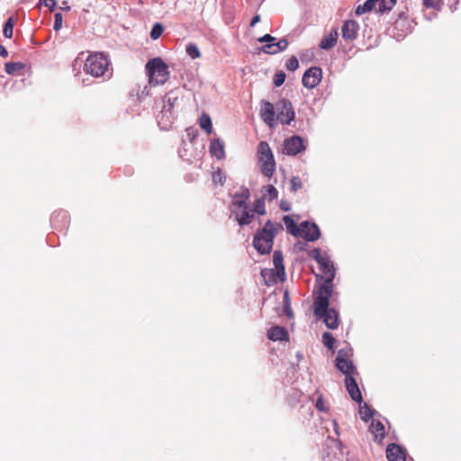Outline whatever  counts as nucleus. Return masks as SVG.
<instances>
[{"label":"nucleus","mask_w":461,"mask_h":461,"mask_svg":"<svg viewBox=\"0 0 461 461\" xmlns=\"http://www.w3.org/2000/svg\"><path fill=\"white\" fill-rule=\"evenodd\" d=\"M332 293H330L328 286L319 288L317 296L313 303L314 314L318 319H321L327 328L330 330L337 329L339 324V312L330 308V298Z\"/></svg>","instance_id":"f257e3e1"},{"label":"nucleus","mask_w":461,"mask_h":461,"mask_svg":"<svg viewBox=\"0 0 461 461\" xmlns=\"http://www.w3.org/2000/svg\"><path fill=\"white\" fill-rule=\"evenodd\" d=\"M282 230L280 223L267 221L263 229L254 236V248L262 255L270 253L274 238Z\"/></svg>","instance_id":"f03ea898"},{"label":"nucleus","mask_w":461,"mask_h":461,"mask_svg":"<svg viewBox=\"0 0 461 461\" xmlns=\"http://www.w3.org/2000/svg\"><path fill=\"white\" fill-rule=\"evenodd\" d=\"M312 257L318 262L321 274L316 275L317 278L323 280V284L319 288L328 286L332 293V281L335 277V268L332 262L326 254H322L319 249L312 251Z\"/></svg>","instance_id":"7ed1b4c3"},{"label":"nucleus","mask_w":461,"mask_h":461,"mask_svg":"<svg viewBox=\"0 0 461 461\" xmlns=\"http://www.w3.org/2000/svg\"><path fill=\"white\" fill-rule=\"evenodd\" d=\"M110 65L108 57L103 52H93L86 58L83 70L94 77H103Z\"/></svg>","instance_id":"20e7f679"},{"label":"nucleus","mask_w":461,"mask_h":461,"mask_svg":"<svg viewBox=\"0 0 461 461\" xmlns=\"http://www.w3.org/2000/svg\"><path fill=\"white\" fill-rule=\"evenodd\" d=\"M149 82L153 86L162 85L169 78L167 64L160 58L149 59L146 64Z\"/></svg>","instance_id":"39448f33"},{"label":"nucleus","mask_w":461,"mask_h":461,"mask_svg":"<svg viewBox=\"0 0 461 461\" xmlns=\"http://www.w3.org/2000/svg\"><path fill=\"white\" fill-rule=\"evenodd\" d=\"M258 161L261 164V172L264 176L271 177L276 170V162L272 150L266 141H261L258 147Z\"/></svg>","instance_id":"423d86ee"},{"label":"nucleus","mask_w":461,"mask_h":461,"mask_svg":"<svg viewBox=\"0 0 461 461\" xmlns=\"http://www.w3.org/2000/svg\"><path fill=\"white\" fill-rule=\"evenodd\" d=\"M283 254L279 250H276L273 254V263L275 271L273 269H264L261 272L262 276L266 280V284L276 283V279L284 281L285 279V266L283 264Z\"/></svg>","instance_id":"0eeeda50"},{"label":"nucleus","mask_w":461,"mask_h":461,"mask_svg":"<svg viewBox=\"0 0 461 461\" xmlns=\"http://www.w3.org/2000/svg\"><path fill=\"white\" fill-rule=\"evenodd\" d=\"M276 109L277 111L276 121L278 120L282 124L289 125L294 120L295 113L289 100L280 99L276 104Z\"/></svg>","instance_id":"6e6552de"},{"label":"nucleus","mask_w":461,"mask_h":461,"mask_svg":"<svg viewBox=\"0 0 461 461\" xmlns=\"http://www.w3.org/2000/svg\"><path fill=\"white\" fill-rule=\"evenodd\" d=\"M305 149L304 140L298 135L288 138L284 142L283 152L289 156L296 154Z\"/></svg>","instance_id":"1a4fd4ad"},{"label":"nucleus","mask_w":461,"mask_h":461,"mask_svg":"<svg viewBox=\"0 0 461 461\" xmlns=\"http://www.w3.org/2000/svg\"><path fill=\"white\" fill-rule=\"evenodd\" d=\"M321 78L322 70L318 67H312L304 72L302 82L305 87L312 89L321 83Z\"/></svg>","instance_id":"9d476101"},{"label":"nucleus","mask_w":461,"mask_h":461,"mask_svg":"<svg viewBox=\"0 0 461 461\" xmlns=\"http://www.w3.org/2000/svg\"><path fill=\"white\" fill-rule=\"evenodd\" d=\"M276 106L267 100H262L259 115L263 122L270 128L276 126Z\"/></svg>","instance_id":"9b49d317"},{"label":"nucleus","mask_w":461,"mask_h":461,"mask_svg":"<svg viewBox=\"0 0 461 461\" xmlns=\"http://www.w3.org/2000/svg\"><path fill=\"white\" fill-rule=\"evenodd\" d=\"M250 197V192L248 188H240V191L236 192L231 197L230 211L241 209L248 206V201Z\"/></svg>","instance_id":"f8f14e48"},{"label":"nucleus","mask_w":461,"mask_h":461,"mask_svg":"<svg viewBox=\"0 0 461 461\" xmlns=\"http://www.w3.org/2000/svg\"><path fill=\"white\" fill-rule=\"evenodd\" d=\"M299 237H302L309 241H314L319 239L321 232L318 226L315 223H310L303 221L300 225Z\"/></svg>","instance_id":"ddd939ff"},{"label":"nucleus","mask_w":461,"mask_h":461,"mask_svg":"<svg viewBox=\"0 0 461 461\" xmlns=\"http://www.w3.org/2000/svg\"><path fill=\"white\" fill-rule=\"evenodd\" d=\"M359 24L357 21L348 20L341 28L342 38L346 41H353L358 36Z\"/></svg>","instance_id":"4468645a"},{"label":"nucleus","mask_w":461,"mask_h":461,"mask_svg":"<svg viewBox=\"0 0 461 461\" xmlns=\"http://www.w3.org/2000/svg\"><path fill=\"white\" fill-rule=\"evenodd\" d=\"M235 219L240 226L249 225L254 219V211L248 206L241 209L232 210Z\"/></svg>","instance_id":"2eb2a0df"},{"label":"nucleus","mask_w":461,"mask_h":461,"mask_svg":"<svg viewBox=\"0 0 461 461\" xmlns=\"http://www.w3.org/2000/svg\"><path fill=\"white\" fill-rule=\"evenodd\" d=\"M345 385L351 399L357 402L361 403L363 398L359 387L357 384L355 375L346 377Z\"/></svg>","instance_id":"dca6fc26"},{"label":"nucleus","mask_w":461,"mask_h":461,"mask_svg":"<svg viewBox=\"0 0 461 461\" xmlns=\"http://www.w3.org/2000/svg\"><path fill=\"white\" fill-rule=\"evenodd\" d=\"M388 461H405L406 456L403 449L397 444H389L386 447Z\"/></svg>","instance_id":"f3484780"},{"label":"nucleus","mask_w":461,"mask_h":461,"mask_svg":"<svg viewBox=\"0 0 461 461\" xmlns=\"http://www.w3.org/2000/svg\"><path fill=\"white\" fill-rule=\"evenodd\" d=\"M335 365L346 377L357 375V368L351 359H335Z\"/></svg>","instance_id":"a211bd4d"},{"label":"nucleus","mask_w":461,"mask_h":461,"mask_svg":"<svg viewBox=\"0 0 461 461\" xmlns=\"http://www.w3.org/2000/svg\"><path fill=\"white\" fill-rule=\"evenodd\" d=\"M338 37V29L333 28L328 35L322 38L319 45L320 48L326 50L333 48L337 43Z\"/></svg>","instance_id":"6ab92c4d"},{"label":"nucleus","mask_w":461,"mask_h":461,"mask_svg":"<svg viewBox=\"0 0 461 461\" xmlns=\"http://www.w3.org/2000/svg\"><path fill=\"white\" fill-rule=\"evenodd\" d=\"M369 430L374 435V440L382 443L385 435L384 424L379 420H372Z\"/></svg>","instance_id":"aec40b11"},{"label":"nucleus","mask_w":461,"mask_h":461,"mask_svg":"<svg viewBox=\"0 0 461 461\" xmlns=\"http://www.w3.org/2000/svg\"><path fill=\"white\" fill-rule=\"evenodd\" d=\"M288 337V333L286 330L280 326H274L269 329L267 331V338L270 340L276 341V340H285Z\"/></svg>","instance_id":"412c9836"},{"label":"nucleus","mask_w":461,"mask_h":461,"mask_svg":"<svg viewBox=\"0 0 461 461\" xmlns=\"http://www.w3.org/2000/svg\"><path fill=\"white\" fill-rule=\"evenodd\" d=\"M283 221L286 227L287 231L290 234H292L294 237H299V234L301 233L300 227L297 226L296 222L294 221V219L291 216H289V215L284 216Z\"/></svg>","instance_id":"4be33fe9"},{"label":"nucleus","mask_w":461,"mask_h":461,"mask_svg":"<svg viewBox=\"0 0 461 461\" xmlns=\"http://www.w3.org/2000/svg\"><path fill=\"white\" fill-rule=\"evenodd\" d=\"M396 5V0H375L376 11L384 13L391 11Z\"/></svg>","instance_id":"5701e85b"},{"label":"nucleus","mask_w":461,"mask_h":461,"mask_svg":"<svg viewBox=\"0 0 461 461\" xmlns=\"http://www.w3.org/2000/svg\"><path fill=\"white\" fill-rule=\"evenodd\" d=\"M199 126L202 130H203L207 134H211L212 132V123L211 117L203 113L199 118Z\"/></svg>","instance_id":"b1692460"},{"label":"nucleus","mask_w":461,"mask_h":461,"mask_svg":"<svg viewBox=\"0 0 461 461\" xmlns=\"http://www.w3.org/2000/svg\"><path fill=\"white\" fill-rule=\"evenodd\" d=\"M375 7V0H366L363 5H359L356 8L355 14L359 16L367 12L372 11Z\"/></svg>","instance_id":"393cba45"},{"label":"nucleus","mask_w":461,"mask_h":461,"mask_svg":"<svg viewBox=\"0 0 461 461\" xmlns=\"http://www.w3.org/2000/svg\"><path fill=\"white\" fill-rule=\"evenodd\" d=\"M210 151L217 158H221L224 156L223 145L218 140L211 143Z\"/></svg>","instance_id":"a878e982"},{"label":"nucleus","mask_w":461,"mask_h":461,"mask_svg":"<svg viewBox=\"0 0 461 461\" xmlns=\"http://www.w3.org/2000/svg\"><path fill=\"white\" fill-rule=\"evenodd\" d=\"M25 65L22 62H7L5 64V72L9 75L14 74L16 71L23 70Z\"/></svg>","instance_id":"bb28decb"},{"label":"nucleus","mask_w":461,"mask_h":461,"mask_svg":"<svg viewBox=\"0 0 461 461\" xmlns=\"http://www.w3.org/2000/svg\"><path fill=\"white\" fill-rule=\"evenodd\" d=\"M14 26V18L13 16L9 17L4 26L3 33L5 38L11 39L13 37Z\"/></svg>","instance_id":"cd10ccee"},{"label":"nucleus","mask_w":461,"mask_h":461,"mask_svg":"<svg viewBox=\"0 0 461 461\" xmlns=\"http://www.w3.org/2000/svg\"><path fill=\"white\" fill-rule=\"evenodd\" d=\"M422 4L428 9L439 11L443 6L444 2L443 0H423Z\"/></svg>","instance_id":"c85d7f7f"},{"label":"nucleus","mask_w":461,"mask_h":461,"mask_svg":"<svg viewBox=\"0 0 461 461\" xmlns=\"http://www.w3.org/2000/svg\"><path fill=\"white\" fill-rule=\"evenodd\" d=\"M359 414L362 420L367 421L372 418L374 411L366 403H364L363 405H360Z\"/></svg>","instance_id":"c756f323"},{"label":"nucleus","mask_w":461,"mask_h":461,"mask_svg":"<svg viewBox=\"0 0 461 461\" xmlns=\"http://www.w3.org/2000/svg\"><path fill=\"white\" fill-rule=\"evenodd\" d=\"M186 53L187 55L193 59H198L201 57V52L197 47L196 44L194 43H189L187 46H186Z\"/></svg>","instance_id":"7c9ffc66"},{"label":"nucleus","mask_w":461,"mask_h":461,"mask_svg":"<svg viewBox=\"0 0 461 461\" xmlns=\"http://www.w3.org/2000/svg\"><path fill=\"white\" fill-rule=\"evenodd\" d=\"M352 355H353V350H352L351 347L346 346L345 348H340L338 351L336 359H342V360L351 359Z\"/></svg>","instance_id":"2f4dec72"},{"label":"nucleus","mask_w":461,"mask_h":461,"mask_svg":"<svg viewBox=\"0 0 461 461\" xmlns=\"http://www.w3.org/2000/svg\"><path fill=\"white\" fill-rule=\"evenodd\" d=\"M322 343L327 348L333 350L335 345V339L333 338L331 333L324 332L322 334Z\"/></svg>","instance_id":"473e14b6"},{"label":"nucleus","mask_w":461,"mask_h":461,"mask_svg":"<svg viewBox=\"0 0 461 461\" xmlns=\"http://www.w3.org/2000/svg\"><path fill=\"white\" fill-rule=\"evenodd\" d=\"M252 210L254 211V213L257 212L259 215L265 214L266 213L265 199L264 198L257 199L254 203V209H252Z\"/></svg>","instance_id":"72a5a7b5"},{"label":"nucleus","mask_w":461,"mask_h":461,"mask_svg":"<svg viewBox=\"0 0 461 461\" xmlns=\"http://www.w3.org/2000/svg\"><path fill=\"white\" fill-rule=\"evenodd\" d=\"M226 180V176L224 173L221 169H217L212 174V181L215 185L219 184L221 185H223Z\"/></svg>","instance_id":"f704fd0d"},{"label":"nucleus","mask_w":461,"mask_h":461,"mask_svg":"<svg viewBox=\"0 0 461 461\" xmlns=\"http://www.w3.org/2000/svg\"><path fill=\"white\" fill-rule=\"evenodd\" d=\"M163 30H164V28H163L162 24L156 23L150 32V38L153 40L158 39L161 36Z\"/></svg>","instance_id":"c9c22d12"},{"label":"nucleus","mask_w":461,"mask_h":461,"mask_svg":"<svg viewBox=\"0 0 461 461\" xmlns=\"http://www.w3.org/2000/svg\"><path fill=\"white\" fill-rule=\"evenodd\" d=\"M298 67H299V61L295 56H292L286 61L285 68H286V69H288L290 71H294L295 69L298 68Z\"/></svg>","instance_id":"e433bc0d"},{"label":"nucleus","mask_w":461,"mask_h":461,"mask_svg":"<svg viewBox=\"0 0 461 461\" xmlns=\"http://www.w3.org/2000/svg\"><path fill=\"white\" fill-rule=\"evenodd\" d=\"M59 218L61 220L67 221L68 217L67 212H62V211L54 212L53 214L51 215V219H50L51 222L53 224H56L59 221Z\"/></svg>","instance_id":"4c0bfd02"},{"label":"nucleus","mask_w":461,"mask_h":461,"mask_svg":"<svg viewBox=\"0 0 461 461\" xmlns=\"http://www.w3.org/2000/svg\"><path fill=\"white\" fill-rule=\"evenodd\" d=\"M266 196L269 201L277 199L278 192L276 188L272 185H267Z\"/></svg>","instance_id":"58836bf2"},{"label":"nucleus","mask_w":461,"mask_h":461,"mask_svg":"<svg viewBox=\"0 0 461 461\" xmlns=\"http://www.w3.org/2000/svg\"><path fill=\"white\" fill-rule=\"evenodd\" d=\"M291 184V191L295 193L297 190L303 187V183L299 176H293L290 181Z\"/></svg>","instance_id":"ea45409f"},{"label":"nucleus","mask_w":461,"mask_h":461,"mask_svg":"<svg viewBox=\"0 0 461 461\" xmlns=\"http://www.w3.org/2000/svg\"><path fill=\"white\" fill-rule=\"evenodd\" d=\"M285 80V74L283 71L276 72L274 76V85L281 86Z\"/></svg>","instance_id":"a19ab883"},{"label":"nucleus","mask_w":461,"mask_h":461,"mask_svg":"<svg viewBox=\"0 0 461 461\" xmlns=\"http://www.w3.org/2000/svg\"><path fill=\"white\" fill-rule=\"evenodd\" d=\"M261 50L264 53L270 54V55L276 54V43L269 42V43L264 45L261 48Z\"/></svg>","instance_id":"79ce46f5"},{"label":"nucleus","mask_w":461,"mask_h":461,"mask_svg":"<svg viewBox=\"0 0 461 461\" xmlns=\"http://www.w3.org/2000/svg\"><path fill=\"white\" fill-rule=\"evenodd\" d=\"M54 18H55V20H54L53 29L55 31H59L62 27V22H63L62 14L60 13H57L54 15Z\"/></svg>","instance_id":"37998d69"},{"label":"nucleus","mask_w":461,"mask_h":461,"mask_svg":"<svg viewBox=\"0 0 461 461\" xmlns=\"http://www.w3.org/2000/svg\"><path fill=\"white\" fill-rule=\"evenodd\" d=\"M315 407L318 411H324L326 412L328 411L326 405H325V402H324V400H323V397L322 395H320L316 401V403H315Z\"/></svg>","instance_id":"c03bdc74"},{"label":"nucleus","mask_w":461,"mask_h":461,"mask_svg":"<svg viewBox=\"0 0 461 461\" xmlns=\"http://www.w3.org/2000/svg\"><path fill=\"white\" fill-rule=\"evenodd\" d=\"M276 53L281 52L285 50L288 46V41L285 39H281L278 42L276 43Z\"/></svg>","instance_id":"a18cd8bd"},{"label":"nucleus","mask_w":461,"mask_h":461,"mask_svg":"<svg viewBox=\"0 0 461 461\" xmlns=\"http://www.w3.org/2000/svg\"><path fill=\"white\" fill-rule=\"evenodd\" d=\"M42 5L50 9V12H53L57 6L56 0H40Z\"/></svg>","instance_id":"49530a36"},{"label":"nucleus","mask_w":461,"mask_h":461,"mask_svg":"<svg viewBox=\"0 0 461 461\" xmlns=\"http://www.w3.org/2000/svg\"><path fill=\"white\" fill-rule=\"evenodd\" d=\"M259 42H273L276 41V38L270 34H265L258 40Z\"/></svg>","instance_id":"de8ad7c7"},{"label":"nucleus","mask_w":461,"mask_h":461,"mask_svg":"<svg viewBox=\"0 0 461 461\" xmlns=\"http://www.w3.org/2000/svg\"><path fill=\"white\" fill-rule=\"evenodd\" d=\"M280 209L282 211L288 212V211H290V205H289V203L287 202L282 201L280 203Z\"/></svg>","instance_id":"09e8293b"},{"label":"nucleus","mask_w":461,"mask_h":461,"mask_svg":"<svg viewBox=\"0 0 461 461\" xmlns=\"http://www.w3.org/2000/svg\"><path fill=\"white\" fill-rule=\"evenodd\" d=\"M260 20H261L260 15H259V14H256V15L252 18V20H251V22H250V26H251V27H254L258 23H259V22H260Z\"/></svg>","instance_id":"8fccbe9b"},{"label":"nucleus","mask_w":461,"mask_h":461,"mask_svg":"<svg viewBox=\"0 0 461 461\" xmlns=\"http://www.w3.org/2000/svg\"><path fill=\"white\" fill-rule=\"evenodd\" d=\"M285 312L286 316H288L290 318L293 317V312H292V309H291L289 303L285 304Z\"/></svg>","instance_id":"3c124183"},{"label":"nucleus","mask_w":461,"mask_h":461,"mask_svg":"<svg viewBox=\"0 0 461 461\" xmlns=\"http://www.w3.org/2000/svg\"><path fill=\"white\" fill-rule=\"evenodd\" d=\"M0 56L4 58H6L8 56V51L3 45H0Z\"/></svg>","instance_id":"603ef678"},{"label":"nucleus","mask_w":461,"mask_h":461,"mask_svg":"<svg viewBox=\"0 0 461 461\" xmlns=\"http://www.w3.org/2000/svg\"><path fill=\"white\" fill-rule=\"evenodd\" d=\"M284 298H285V304H287L288 303V293L287 292L285 293Z\"/></svg>","instance_id":"864d4df0"},{"label":"nucleus","mask_w":461,"mask_h":461,"mask_svg":"<svg viewBox=\"0 0 461 461\" xmlns=\"http://www.w3.org/2000/svg\"><path fill=\"white\" fill-rule=\"evenodd\" d=\"M333 424H334V429H335L336 432L338 433L339 425H338L337 421L334 420Z\"/></svg>","instance_id":"5fc2aeb1"},{"label":"nucleus","mask_w":461,"mask_h":461,"mask_svg":"<svg viewBox=\"0 0 461 461\" xmlns=\"http://www.w3.org/2000/svg\"><path fill=\"white\" fill-rule=\"evenodd\" d=\"M62 9H63V10H67V11H68V10H70V7H69V6H67V8H62Z\"/></svg>","instance_id":"6e6d98bb"}]
</instances>
